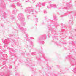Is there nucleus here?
I'll return each mask as SVG.
<instances>
[{
    "label": "nucleus",
    "instance_id": "obj_1",
    "mask_svg": "<svg viewBox=\"0 0 76 76\" xmlns=\"http://www.w3.org/2000/svg\"><path fill=\"white\" fill-rule=\"evenodd\" d=\"M25 12L27 13H32L33 14V9H31V8H27L25 10Z\"/></svg>",
    "mask_w": 76,
    "mask_h": 76
},
{
    "label": "nucleus",
    "instance_id": "obj_2",
    "mask_svg": "<svg viewBox=\"0 0 76 76\" xmlns=\"http://www.w3.org/2000/svg\"><path fill=\"white\" fill-rule=\"evenodd\" d=\"M23 14L22 13H20L19 14L18 16V19H21L22 20H23V21H24L25 20V18L23 16Z\"/></svg>",
    "mask_w": 76,
    "mask_h": 76
},
{
    "label": "nucleus",
    "instance_id": "obj_3",
    "mask_svg": "<svg viewBox=\"0 0 76 76\" xmlns=\"http://www.w3.org/2000/svg\"><path fill=\"white\" fill-rule=\"evenodd\" d=\"M17 26L19 28L20 30L22 32V31L24 32V31H26V28H24L23 27H20V26L19 24H17Z\"/></svg>",
    "mask_w": 76,
    "mask_h": 76
},
{
    "label": "nucleus",
    "instance_id": "obj_4",
    "mask_svg": "<svg viewBox=\"0 0 76 76\" xmlns=\"http://www.w3.org/2000/svg\"><path fill=\"white\" fill-rule=\"evenodd\" d=\"M2 42L4 43V47H6L7 46V43H8L7 42V41L6 40H5V41L4 40V39H2Z\"/></svg>",
    "mask_w": 76,
    "mask_h": 76
},
{
    "label": "nucleus",
    "instance_id": "obj_5",
    "mask_svg": "<svg viewBox=\"0 0 76 76\" xmlns=\"http://www.w3.org/2000/svg\"><path fill=\"white\" fill-rule=\"evenodd\" d=\"M51 7H54V8H56V6L55 5H51L50 7L48 6H47V8H48V9H51Z\"/></svg>",
    "mask_w": 76,
    "mask_h": 76
},
{
    "label": "nucleus",
    "instance_id": "obj_6",
    "mask_svg": "<svg viewBox=\"0 0 76 76\" xmlns=\"http://www.w3.org/2000/svg\"><path fill=\"white\" fill-rule=\"evenodd\" d=\"M38 6H45V5H43V4L42 3H41V2H40L39 3V4H38Z\"/></svg>",
    "mask_w": 76,
    "mask_h": 76
},
{
    "label": "nucleus",
    "instance_id": "obj_7",
    "mask_svg": "<svg viewBox=\"0 0 76 76\" xmlns=\"http://www.w3.org/2000/svg\"><path fill=\"white\" fill-rule=\"evenodd\" d=\"M25 25H26V23H24L22 24V26H24Z\"/></svg>",
    "mask_w": 76,
    "mask_h": 76
},
{
    "label": "nucleus",
    "instance_id": "obj_8",
    "mask_svg": "<svg viewBox=\"0 0 76 76\" xmlns=\"http://www.w3.org/2000/svg\"><path fill=\"white\" fill-rule=\"evenodd\" d=\"M68 23H72V21L71 20H69L68 21Z\"/></svg>",
    "mask_w": 76,
    "mask_h": 76
},
{
    "label": "nucleus",
    "instance_id": "obj_9",
    "mask_svg": "<svg viewBox=\"0 0 76 76\" xmlns=\"http://www.w3.org/2000/svg\"><path fill=\"white\" fill-rule=\"evenodd\" d=\"M17 5L18 6H20V4H19V3H18Z\"/></svg>",
    "mask_w": 76,
    "mask_h": 76
},
{
    "label": "nucleus",
    "instance_id": "obj_10",
    "mask_svg": "<svg viewBox=\"0 0 76 76\" xmlns=\"http://www.w3.org/2000/svg\"><path fill=\"white\" fill-rule=\"evenodd\" d=\"M44 13L45 14H46V13H47V11H44Z\"/></svg>",
    "mask_w": 76,
    "mask_h": 76
},
{
    "label": "nucleus",
    "instance_id": "obj_11",
    "mask_svg": "<svg viewBox=\"0 0 76 76\" xmlns=\"http://www.w3.org/2000/svg\"><path fill=\"white\" fill-rule=\"evenodd\" d=\"M23 1V0H22ZM25 1H26V2H28V1H29V0H25Z\"/></svg>",
    "mask_w": 76,
    "mask_h": 76
},
{
    "label": "nucleus",
    "instance_id": "obj_12",
    "mask_svg": "<svg viewBox=\"0 0 76 76\" xmlns=\"http://www.w3.org/2000/svg\"><path fill=\"white\" fill-rule=\"evenodd\" d=\"M34 13L35 14H37V12L36 11H35L34 12Z\"/></svg>",
    "mask_w": 76,
    "mask_h": 76
},
{
    "label": "nucleus",
    "instance_id": "obj_13",
    "mask_svg": "<svg viewBox=\"0 0 76 76\" xmlns=\"http://www.w3.org/2000/svg\"><path fill=\"white\" fill-rule=\"evenodd\" d=\"M1 76H3V73H1Z\"/></svg>",
    "mask_w": 76,
    "mask_h": 76
},
{
    "label": "nucleus",
    "instance_id": "obj_14",
    "mask_svg": "<svg viewBox=\"0 0 76 76\" xmlns=\"http://www.w3.org/2000/svg\"><path fill=\"white\" fill-rule=\"evenodd\" d=\"M31 39H34V38H31Z\"/></svg>",
    "mask_w": 76,
    "mask_h": 76
},
{
    "label": "nucleus",
    "instance_id": "obj_15",
    "mask_svg": "<svg viewBox=\"0 0 76 76\" xmlns=\"http://www.w3.org/2000/svg\"><path fill=\"white\" fill-rule=\"evenodd\" d=\"M28 19H29V17H28Z\"/></svg>",
    "mask_w": 76,
    "mask_h": 76
}]
</instances>
